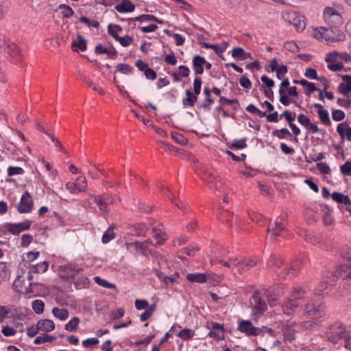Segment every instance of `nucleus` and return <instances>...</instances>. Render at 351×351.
<instances>
[{"mask_svg": "<svg viewBox=\"0 0 351 351\" xmlns=\"http://www.w3.org/2000/svg\"><path fill=\"white\" fill-rule=\"evenodd\" d=\"M206 61L205 58L200 56H195L192 60V66L194 73L196 75H201L204 73V66Z\"/></svg>", "mask_w": 351, "mask_h": 351, "instance_id": "nucleus-20", "label": "nucleus"}, {"mask_svg": "<svg viewBox=\"0 0 351 351\" xmlns=\"http://www.w3.org/2000/svg\"><path fill=\"white\" fill-rule=\"evenodd\" d=\"M280 95V102L284 106H289L290 104L293 103L297 106H300V105L294 100L290 99L288 95L285 93V89L280 88L278 90Z\"/></svg>", "mask_w": 351, "mask_h": 351, "instance_id": "nucleus-25", "label": "nucleus"}, {"mask_svg": "<svg viewBox=\"0 0 351 351\" xmlns=\"http://www.w3.org/2000/svg\"><path fill=\"white\" fill-rule=\"evenodd\" d=\"M95 202L97 204L99 210L104 215H107L109 213L107 205L112 202L106 199H104L101 197H94Z\"/></svg>", "mask_w": 351, "mask_h": 351, "instance_id": "nucleus-27", "label": "nucleus"}, {"mask_svg": "<svg viewBox=\"0 0 351 351\" xmlns=\"http://www.w3.org/2000/svg\"><path fill=\"white\" fill-rule=\"evenodd\" d=\"M200 177L210 188L218 189V179L210 171L204 170Z\"/></svg>", "mask_w": 351, "mask_h": 351, "instance_id": "nucleus-18", "label": "nucleus"}, {"mask_svg": "<svg viewBox=\"0 0 351 351\" xmlns=\"http://www.w3.org/2000/svg\"><path fill=\"white\" fill-rule=\"evenodd\" d=\"M135 307L137 310H147L150 305H149V303L145 300H136L134 302Z\"/></svg>", "mask_w": 351, "mask_h": 351, "instance_id": "nucleus-54", "label": "nucleus"}, {"mask_svg": "<svg viewBox=\"0 0 351 351\" xmlns=\"http://www.w3.org/2000/svg\"><path fill=\"white\" fill-rule=\"evenodd\" d=\"M317 168L323 174L328 175L331 172L329 165L324 162H318L317 164Z\"/></svg>", "mask_w": 351, "mask_h": 351, "instance_id": "nucleus-53", "label": "nucleus"}, {"mask_svg": "<svg viewBox=\"0 0 351 351\" xmlns=\"http://www.w3.org/2000/svg\"><path fill=\"white\" fill-rule=\"evenodd\" d=\"M333 38L331 39L329 42L332 41H341L343 40L346 38L344 33L340 30L336 29L333 30V33L332 34Z\"/></svg>", "mask_w": 351, "mask_h": 351, "instance_id": "nucleus-59", "label": "nucleus"}, {"mask_svg": "<svg viewBox=\"0 0 351 351\" xmlns=\"http://www.w3.org/2000/svg\"><path fill=\"white\" fill-rule=\"evenodd\" d=\"M116 69H117V71H119L123 74H125V75L131 74L132 72V66L128 64H123V63L119 64H117Z\"/></svg>", "mask_w": 351, "mask_h": 351, "instance_id": "nucleus-44", "label": "nucleus"}, {"mask_svg": "<svg viewBox=\"0 0 351 351\" xmlns=\"http://www.w3.org/2000/svg\"><path fill=\"white\" fill-rule=\"evenodd\" d=\"M154 240L155 245H162L167 240V236L164 232L161 231L156 232L154 235Z\"/></svg>", "mask_w": 351, "mask_h": 351, "instance_id": "nucleus-48", "label": "nucleus"}, {"mask_svg": "<svg viewBox=\"0 0 351 351\" xmlns=\"http://www.w3.org/2000/svg\"><path fill=\"white\" fill-rule=\"evenodd\" d=\"M186 279L191 282L202 284L206 282L207 276L205 274L203 273H194L188 274L186 276Z\"/></svg>", "mask_w": 351, "mask_h": 351, "instance_id": "nucleus-24", "label": "nucleus"}, {"mask_svg": "<svg viewBox=\"0 0 351 351\" xmlns=\"http://www.w3.org/2000/svg\"><path fill=\"white\" fill-rule=\"evenodd\" d=\"M32 309L38 314L40 315L43 313L45 308V303L41 300H35L32 302Z\"/></svg>", "mask_w": 351, "mask_h": 351, "instance_id": "nucleus-40", "label": "nucleus"}, {"mask_svg": "<svg viewBox=\"0 0 351 351\" xmlns=\"http://www.w3.org/2000/svg\"><path fill=\"white\" fill-rule=\"evenodd\" d=\"M281 331L285 341H291L295 339L294 330L288 325L284 324H282Z\"/></svg>", "mask_w": 351, "mask_h": 351, "instance_id": "nucleus-26", "label": "nucleus"}, {"mask_svg": "<svg viewBox=\"0 0 351 351\" xmlns=\"http://www.w3.org/2000/svg\"><path fill=\"white\" fill-rule=\"evenodd\" d=\"M246 110L248 112L257 114L261 117H265L266 116V112L261 111L254 104H250L246 107Z\"/></svg>", "mask_w": 351, "mask_h": 351, "instance_id": "nucleus-47", "label": "nucleus"}, {"mask_svg": "<svg viewBox=\"0 0 351 351\" xmlns=\"http://www.w3.org/2000/svg\"><path fill=\"white\" fill-rule=\"evenodd\" d=\"M122 32V27L119 25L109 24L108 25V32L116 40L119 37V33Z\"/></svg>", "mask_w": 351, "mask_h": 351, "instance_id": "nucleus-35", "label": "nucleus"}, {"mask_svg": "<svg viewBox=\"0 0 351 351\" xmlns=\"http://www.w3.org/2000/svg\"><path fill=\"white\" fill-rule=\"evenodd\" d=\"M134 39L132 37L128 36V35H126V36H119L118 38V39L117 40V41H118L121 46L124 47H128L129 45H130L132 42H133Z\"/></svg>", "mask_w": 351, "mask_h": 351, "instance_id": "nucleus-50", "label": "nucleus"}, {"mask_svg": "<svg viewBox=\"0 0 351 351\" xmlns=\"http://www.w3.org/2000/svg\"><path fill=\"white\" fill-rule=\"evenodd\" d=\"M318 115L322 123L326 125H330L331 121L329 117L328 111L326 109L319 110Z\"/></svg>", "mask_w": 351, "mask_h": 351, "instance_id": "nucleus-39", "label": "nucleus"}, {"mask_svg": "<svg viewBox=\"0 0 351 351\" xmlns=\"http://www.w3.org/2000/svg\"><path fill=\"white\" fill-rule=\"evenodd\" d=\"M80 322V318L74 317L64 325V329L69 332H74L77 330Z\"/></svg>", "mask_w": 351, "mask_h": 351, "instance_id": "nucleus-33", "label": "nucleus"}, {"mask_svg": "<svg viewBox=\"0 0 351 351\" xmlns=\"http://www.w3.org/2000/svg\"><path fill=\"white\" fill-rule=\"evenodd\" d=\"M282 17L285 21L295 26L298 30H302L305 27L304 21L300 19L299 15L294 11L283 12Z\"/></svg>", "mask_w": 351, "mask_h": 351, "instance_id": "nucleus-11", "label": "nucleus"}, {"mask_svg": "<svg viewBox=\"0 0 351 351\" xmlns=\"http://www.w3.org/2000/svg\"><path fill=\"white\" fill-rule=\"evenodd\" d=\"M156 305L155 304L150 305V306L141 315V321L145 322L150 317H152L154 312L156 311Z\"/></svg>", "mask_w": 351, "mask_h": 351, "instance_id": "nucleus-42", "label": "nucleus"}, {"mask_svg": "<svg viewBox=\"0 0 351 351\" xmlns=\"http://www.w3.org/2000/svg\"><path fill=\"white\" fill-rule=\"evenodd\" d=\"M36 323L40 332L44 333L52 332L56 328L54 322L49 319H41Z\"/></svg>", "mask_w": 351, "mask_h": 351, "instance_id": "nucleus-19", "label": "nucleus"}, {"mask_svg": "<svg viewBox=\"0 0 351 351\" xmlns=\"http://www.w3.org/2000/svg\"><path fill=\"white\" fill-rule=\"evenodd\" d=\"M324 22L331 27H339L343 23V19L339 9L326 7L323 10Z\"/></svg>", "mask_w": 351, "mask_h": 351, "instance_id": "nucleus-4", "label": "nucleus"}, {"mask_svg": "<svg viewBox=\"0 0 351 351\" xmlns=\"http://www.w3.org/2000/svg\"><path fill=\"white\" fill-rule=\"evenodd\" d=\"M8 311L10 317H12L15 322L25 320L30 313L29 308L15 305H9Z\"/></svg>", "mask_w": 351, "mask_h": 351, "instance_id": "nucleus-9", "label": "nucleus"}, {"mask_svg": "<svg viewBox=\"0 0 351 351\" xmlns=\"http://www.w3.org/2000/svg\"><path fill=\"white\" fill-rule=\"evenodd\" d=\"M322 309L321 304L316 305L313 301L308 302L305 305V313L308 315H315L317 311H320Z\"/></svg>", "mask_w": 351, "mask_h": 351, "instance_id": "nucleus-31", "label": "nucleus"}, {"mask_svg": "<svg viewBox=\"0 0 351 351\" xmlns=\"http://www.w3.org/2000/svg\"><path fill=\"white\" fill-rule=\"evenodd\" d=\"M32 235L29 234H23L21 239V246L26 247L32 242Z\"/></svg>", "mask_w": 351, "mask_h": 351, "instance_id": "nucleus-58", "label": "nucleus"}, {"mask_svg": "<svg viewBox=\"0 0 351 351\" xmlns=\"http://www.w3.org/2000/svg\"><path fill=\"white\" fill-rule=\"evenodd\" d=\"M49 264L47 261H43L42 263H40L37 264L35 266H33L32 268V271H34L36 272H45L48 269Z\"/></svg>", "mask_w": 351, "mask_h": 351, "instance_id": "nucleus-52", "label": "nucleus"}, {"mask_svg": "<svg viewBox=\"0 0 351 351\" xmlns=\"http://www.w3.org/2000/svg\"><path fill=\"white\" fill-rule=\"evenodd\" d=\"M284 219V217L277 218L274 223L271 224L268 228V233L271 239L281 236L282 232L285 228V225L283 224Z\"/></svg>", "mask_w": 351, "mask_h": 351, "instance_id": "nucleus-14", "label": "nucleus"}, {"mask_svg": "<svg viewBox=\"0 0 351 351\" xmlns=\"http://www.w3.org/2000/svg\"><path fill=\"white\" fill-rule=\"evenodd\" d=\"M16 291L22 294L34 293L36 285L33 283V276L29 272L27 276H18L13 283Z\"/></svg>", "mask_w": 351, "mask_h": 351, "instance_id": "nucleus-3", "label": "nucleus"}, {"mask_svg": "<svg viewBox=\"0 0 351 351\" xmlns=\"http://www.w3.org/2000/svg\"><path fill=\"white\" fill-rule=\"evenodd\" d=\"M80 193L86 192L88 188L86 178L84 176H79L75 182Z\"/></svg>", "mask_w": 351, "mask_h": 351, "instance_id": "nucleus-37", "label": "nucleus"}, {"mask_svg": "<svg viewBox=\"0 0 351 351\" xmlns=\"http://www.w3.org/2000/svg\"><path fill=\"white\" fill-rule=\"evenodd\" d=\"M304 294V290L293 288L287 300L281 305L283 313L287 315L293 314L296 308L305 302Z\"/></svg>", "mask_w": 351, "mask_h": 351, "instance_id": "nucleus-2", "label": "nucleus"}, {"mask_svg": "<svg viewBox=\"0 0 351 351\" xmlns=\"http://www.w3.org/2000/svg\"><path fill=\"white\" fill-rule=\"evenodd\" d=\"M116 10L119 13H130L135 9V5L130 0H122L115 5Z\"/></svg>", "mask_w": 351, "mask_h": 351, "instance_id": "nucleus-21", "label": "nucleus"}, {"mask_svg": "<svg viewBox=\"0 0 351 351\" xmlns=\"http://www.w3.org/2000/svg\"><path fill=\"white\" fill-rule=\"evenodd\" d=\"M195 335V330L190 328H183L178 332L177 336L184 341H189L192 339Z\"/></svg>", "mask_w": 351, "mask_h": 351, "instance_id": "nucleus-29", "label": "nucleus"}, {"mask_svg": "<svg viewBox=\"0 0 351 351\" xmlns=\"http://www.w3.org/2000/svg\"><path fill=\"white\" fill-rule=\"evenodd\" d=\"M40 332V330L38 328L37 323L35 325H32L28 327L27 329V335L29 337H34L36 335Z\"/></svg>", "mask_w": 351, "mask_h": 351, "instance_id": "nucleus-62", "label": "nucleus"}, {"mask_svg": "<svg viewBox=\"0 0 351 351\" xmlns=\"http://www.w3.org/2000/svg\"><path fill=\"white\" fill-rule=\"evenodd\" d=\"M95 282L99 286L106 289H115L116 285L111 282H108L105 279L101 278L100 276L94 277Z\"/></svg>", "mask_w": 351, "mask_h": 351, "instance_id": "nucleus-41", "label": "nucleus"}, {"mask_svg": "<svg viewBox=\"0 0 351 351\" xmlns=\"http://www.w3.org/2000/svg\"><path fill=\"white\" fill-rule=\"evenodd\" d=\"M77 47L80 50L84 51L86 49V40L81 35H78L77 39L72 43V48L77 51Z\"/></svg>", "mask_w": 351, "mask_h": 351, "instance_id": "nucleus-30", "label": "nucleus"}, {"mask_svg": "<svg viewBox=\"0 0 351 351\" xmlns=\"http://www.w3.org/2000/svg\"><path fill=\"white\" fill-rule=\"evenodd\" d=\"M273 134L279 139L285 138L287 136H291V133L287 128H282L280 130H275Z\"/></svg>", "mask_w": 351, "mask_h": 351, "instance_id": "nucleus-51", "label": "nucleus"}, {"mask_svg": "<svg viewBox=\"0 0 351 351\" xmlns=\"http://www.w3.org/2000/svg\"><path fill=\"white\" fill-rule=\"evenodd\" d=\"M84 269L73 263L60 265L58 268L59 276L64 280H73Z\"/></svg>", "mask_w": 351, "mask_h": 351, "instance_id": "nucleus-5", "label": "nucleus"}, {"mask_svg": "<svg viewBox=\"0 0 351 351\" xmlns=\"http://www.w3.org/2000/svg\"><path fill=\"white\" fill-rule=\"evenodd\" d=\"M337 132L342 139L346 138L348 141H351V127L347 122L338 124Z\"/></svg>", "mask_w": 351, "mask_h": 351, "instance_id": "nucleus-22", "label": "nucleus"}, {"mask_svg": "<svg viewBox=\"0 0 351 351\" xmlns=\"http://www.w3.org/2000/svg\"><path fill=\"white\" fill-rule=\"evenodd\" d=\"M237 330L247 336L260 335L259 327H255L250 320H240L238 322Z\"/></svg>", "mask_w": 351, "mask_h": 351, "instance_id": "nucleus-8", "label": "nucleus"}, {"mask_svg": "<svg viewBox=\"0 0 351 351\" xmlns=\"http://www.w3.org/2000/svg\"><path fill=\"white\" fill-rule=\"evenodd\" d=\"M341 275L343 278L351 279V265H344L341 267Z\"/></svg>", "mask_w": 351, "mask_h": 351, "instance_id": "nucleus-60", "label": "nucleus"}, {"mask_svg": "<svg viewBox=\"0 0 351 351\" xmlns=\"http://www.w3.org/2000/svg\"><path fill=\"white\" fill-rule=\"evenodd\" d=\"M204 46L206 49H212L219 56H221L224 52V47L220 48V47L217 45L204 43Z\"/></svg>", "mask_w": 351, "mask_h": 351, "instance_id": "nucleus-56", "label": "nucleus"}, {"mask_svg": "<svg viewBox=\"0 0 351 351\" xmlns=\"http://www.w3.org/2000/svg\"><path fill=\"white\" fill-rule=\"evenodd\" d=\"M275 71L276 73V77L281 80L287 73V67L285 65L281 64L275 70Z\"/></svg>", "mask_w": 351, "mask_h": 351, "instance_id": "nucleus-64", "label": "nucleus"}, {"mask_svg": "<svg viewBox=\"0 0 351 351\" xmlns=\"http://www.w3.org/2000/svg\"><path fill=\"white\" fill-rule=\"evenodd\" d=\"M33 208V199L30 193L25 192L21 197L20 202L17 206V210L20 213H29Z\"/></svg>", "mask_w": 351, "mask_h": 351, "instance_id": "nucleus-10", "label": "nucleus"}, {"mask_svg": "<svg viewBox=\"0 0 351 351\" xmlns=\"http://www.w3.org/2000/svg\"><path fill=\"white\" fill-rule=\"evenodd\" d=\"M52 315L60 321H65L69 316V311L66 308L53 307L51 310Z\"/></svg>", "mask_w": 351, "mask_h": 351, "instance_id": "nucleus-23", "label": "nucleus"}, {"mask_svg": "<svg viewBox=\"0 0 351 351\" xmlns=\"http://www.w3.org/2000/svg\"><path fill=\"white\" fill-rule=\"evenodd\" d=\"M5 53L10 60L14 64H17L21 58V51L18 46L14 43H10L7 45Z\"/></svg>", "mask_w": 351, "mask_h": 351, "instance_id": "nucleus-15", "label": "nucleus"}, {"mask_svg": "<svg viewBox=\"0 0 351 351\" xmlns=\"http://www.w3.org/2000/svg\"><path fill=\"white\" fill-rule=\"evenodd\" d=\"M345 117L344 112L341 110H334L332 111V117L335 121H342Z\"/></svg>", "mask_w": 351, "mask_h": 351, "instance_id": "nucleus-57", "label": "nucleus"}, {"mask_svg": "<svg viewBox=\"0 0 351 351\" xmlns=\"http://www.w3.org/2000/svg\"><path fill=\"white\" fill-rule=\"evenodd\" d=\"M149 244H153V241L147 240L144 242L134 241L126 243L127 250L132 252H143L145 251Z\"/></svg>", "mask_w": 351, "mask_h": 351, "instance_id": "nucleus-16", "label": "nucleus"}, {"mask_svg": "<svg viewBox=\"0 0 351 351\" xmlns=\"http://www.w3.org/2000/svg\"><path fill=\"white\" fill-rule=\"evenodd\" d=\"M232 57L239 58L242 60L247 59L250 57V54L247 53L241 47H234L232 49Z\"/></svg>", "mask_w": 351, "mask_h": 351, "instance_id": "nucleus-38", "label": "nucleus"}, {"mask_svg": "<svg viewBox=\"0 0 351 351\" xmlns=\"http://www.w3.org/2000/svg\"><path fill=\"white\" fill-rule=\"evenodd\" d=\"M252 305L253 306L252 317L255 319H258L267 308V304L258 295H253Z\"/></svg>", "mask_w": 351, "mask_h": 351, "instance_id": "nucleus-12", "label": "nucleus"}, {"mask_svg": "<svg viewBox=\"0 0 351 351\" xmlns=\"http://www.w3.org/2000/svg\"><path fill=\"white\" fill-rule=\"evenodd\" d=\"M333 29L327 27H317L313 29L312 35L314 38L319 40L330 41L333 38L332 34Z\"/></svg>", "mask_w": 351, "mask_h": 351, "instance_id": "nucleus-13", "label": "nucleus"}, {"mask_svg": "<svg viewBox=\"0 0 351 351\" xmlns=\"http://www.w3.org/2000/svg\"><path fill=\"white\" fill-rule=\"evenodd\" d=\"M219 262L229 269L234 274H241L255 266L257 261L252 258H244L240 256L230 257L228 259H220Z\"/></svg>", "mask_w": 351, "mask_h": 351, "instance_id": "nucleus-1", "label": "nucleus"}, {"mask_svg": "<svg viewBox=\"0 0 351 351\" xmlns=\"http://www.w3.org/2000/svg\"><path fill=\"white\" fill-rule=\"evenodd\" d=\"M301 267V262L300 260H296L291 265L280 273V277L285 278L287 277L292 278L298 274Z\"/></svg>", "mask_w": 351, "mask_h": 351, "instance_id": "nucleus-17", "label": "nucleus"}, {"mask_svg": "<svg viewBox=\"0 0 351 351\" xmlns=\"http://www.w3.org/2000/svg\"><path fill=\"white\" fill-rule=\"evenodd\" d=\"M32 222L27 220L20 223H5L3 225V228L13 235H19L21 232L27 230L30 228Z\"/></svg>", "mask_w": 351, "mask_h": 351, "instance_id": "nucleus-7", "label": "nucleus"}, {"mask_svg": "<svg viewBox=\"0 0 351 351\" xmlns=\"http://www.w3.org/2000/svg\"><path fill=\"white\" fill-rule=\"evenodd\" d=\"M115 237V233L114 232V228L112 226L109 227L104 233L101 241L103 243L106 244Z\"/></svg>", "mask_w": 351, "mask_h": 351, "instance_id": "nucleus-36", "label": "nucleus"}, {"mask_svg": "<svg viewBox=\"0 0 351 351\" xmlns=\"http://www.w3.org/2000/svg\"><path fill=\"white\" fill-rule=\"evenodd\" d=\"M186 98L183 100V104L185 106H193L197 101V96H193L192 93L187 90L186 91Z\"/></svg>", "mask_w": 351, "mask_h": 351, "instance_id": "nucleus-43", "label": "nucleus"}, {"mask_svg": "<svg viewBox=\"0 0 351 351\" xmlns=\"http://www.w3.org/2000/svg\"><path fill=\"white\" fill-rule=\"evenodd\" d=\"M331 196L333 201L337 203L343 204L345 205L351 204V201L348 195H343V193L335 192L331 195Z\"/></svg>", "mask_w": 351, "mask_h": 351, "instance_id": "nucleus-28", "label": "nucleus"}, {"mask_svg": "<svg viewBox=\"0 0 351 351\" xmlns=\"http://www.w3.org/2000/svg\"><path fill=\"white\" fill-rule=\"evenodd\" d=\"M171 137L176 142L182 145H184L187 141L186 138L182 134L177 132H172Z\"/></svg>", "mask_w": 351, "mask_h": 351, "instance_id": "nucleus-61", "label": "nucleus"}, {"mask_svg": "<svg viewBox=\"0 0 351 351\" xmlns=\"http://www.w3.org/2000/svg\"><path fill=\"white\" fill-rule=\"evenodd\" d=\"M56 339L55 336H51L47 333H43L36 337L34 340V344H42L46 342H52Z\"/></svg>", "mask_w": 351, "mask_h": 351, "instance_id": "nucleus-32", "label": "nucleus"}, {"mask_svg": "<svg viewBox=\"0 0 351 351\" xmlns=\"http://www.w3.org/2000/svg\"><path fill=\"white\" fill-rule=\"evenodd\" d=\"M282 260L276 256H271L267 262V265L273 268H278L282 265Z\"/></svg>", "mask_w": 351, "mask_h": 351, "instance_id": "nucleus-49", "label": "nucleus"}, {"mask_svg": "<svg viewBox=\"0 0 351 351\" xmlns=\"http://www.w3.org/2000/svg\"><path fill=\"white\" fill-rule=\"evenodd\" d=\"M59 9L62 10V14L65 18H70L74 14V11L73 9L70 6L65 4H61L59 6Z\"/></svg>", "mask_w": 351, "mask_h": 351, "instance_id": "nucleus-45", "label": "nucleus"}, {"mask_svg": "<svg viewBox=\"0 0 351 351\" xmlns=\"http://www.w3.org/2000/svg\"><path fill=\"white\" fill-rule=\"evenodd\" d=\"M299 82L300 85L305 88V93L307 95H310L311 93L318 90L314 83L310 82L306 80H300Z\"/></svg>", "mask_w": 351, "mask_h": 351, "instance_id": "nucleus-34", "label": "nucleus"}, {"mask_svg": "<svg viewBox=\"0 0 351 351\" xmlns=\"http://www.w3.org/2000/svg\"><path fill=\"white\" fill-rule=\"evenodd\" d=\"M260 331V335L263 336L265 334L268 335L271 337H276V332L271 328H269L267 326H263L261 327H259Z\"/></svg>", "mask_w": 351, "mask_h": 351, "instance_id": "nucleus-55", "label": "nucleus"}, {"mask_svg": "<svg viewBox=\"0 0 351 351\" xmlns=\"http://www.w3.org/2000/svg\"><path fill=\"white\" fill-rule=\"evenodd\" d=\"M327 337L333 343H337L341 339H346V332L345 326L341 323H335L328 328Z\"/></svg>", "mask_w": 351, "mask_h": 351, "instance_id": "nucleus-6", "label": "nucleus"}, {"mask_svg": "<svg viewBox=\"0 0 351 351\" xmlns=\"http://www.w3.org/2000/svg\"><path fill=\"white\" fill-rule=\"evenodd\" d=\"M99 343V341L97 338L93 337V338H88V339H86L82 341V346H83V347H84L86 348H93L94 346L98 345Z\"/></svg>", "mask_w": 351, "mask_h": 351, "instance_id": "nucleus-46", "label": "nucleus"}, {"mask_svg": "<svg viewBox=\"0 0 351 351\" xmlns=\"http://www.w3.org/2000/svg\"><path fill=\"white\" fill-rule=\"evenodd\" d=\"M341 172L345 176H351V162L347 161L340 167Z\"/></svg>", "mask_w": 351, "mask_h": 351, "instance_id": "nucleus-63", "label": "nucleus"}]
</instances>
